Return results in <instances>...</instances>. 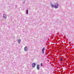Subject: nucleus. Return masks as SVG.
<instances>
[{"instance_id":"obj_7","label":"nucleus","mask_w":74,"mask_h":74,"mask_svg":"<svg viewBox=\"0 0 74 74\" xmlns=\"http://www.w3.org/2000/svg\"><path fill=\"white\" fill-rule=\"evenodd\" d=\"M50 5L51 8H54V5H53V4L51 3Z\"/></svg>"},{"instance_id":"obj_6","label":"nucleus","mask_w":74,"mask_h":74,"mask_svg":"<svg viewBox=\"0 0 74 74\" xmlns=\"http://www.w3.org/2000/svg\"><path fill=\"white\" fill-rule=\"evenodd\" d=\"M3 16L4 17V19H6V18H7V16L5 14H3Z\"/></svg>"},{"instance_id":"obj_4","label":"nucleus","mask_w":74,"mask_h":74,"mask_svg":"<svg viewBox=\"0 0 74 74\" xmlns=\"http://www.w3.org/2000/svg\"><path fill=\"white\" fill-rule=\"evenodd\" d=\"M45 47H43L42 49V53L43 54L44 53V50H45Z\"/></svg>"},{"instance_id":"obj_1","label":"nucleus","mask_w":74,"mask_h":74,"mask_svg":"<svg viewBox=\"0 0 74 74\" xmlns=\"http://www.w3.org/2000/svg\"><path fill=\"white\" fill-rule=\"evenodd\" d=\"M59 6V4L57 3H56L54 5V8H58V6Z\"/></svg>"},{"instance_id":"obj_9","label":"nucleus","mask_w":74,"mask_h":74,"mask_svg":"<svg viewBox=\"0 0 74 74\" xmlns=\"http://www.w3.org/2000/svg\"><path fill=\"white\" fill-rule=\"evenodd\" d=\"M26 14H28V9L27 10V11L26 12Z\"/></svg>"},{"instance_id":"obj_10","label":"nucleus","mask_w":74,"mask_h":74,"mask_svg":"<svg viewBox=\"0 0 74 74\" xmlns=\"http://www.w3.org/2000/svg\"><path fill=\"white\" fill-rule=\"evenodd\" d=\"M40 66H41L42 67V66H43V65H42V63H41L40 64Z\"/></svg>"},{"instance_id":"obj_2","label":"nucleus","mask_w":74,"mask_h":74,"mask_svg":"<svg viewBox=\"0 0 74 74\" xmlns=\"http://www.w3.org/2000/svg\"><path fill=\"white\" fill-rule=\"evenodd\" d=\"M27 47L25 46V47L24 48V50L25 52H27Z\"/></svg>"},{"instance_id":"obj_8","label":"nucleus","mask_w":74,"mask_h":74,"mask_svg":"<svg viewBox=\"0 0 74 74\" xmlns=\"http://www.w3.org/2000/svg\"><path fill=\"white\" fill-rule=\"evenodd\" d=\"M21 39H19L18 40V44H20V43H21Z\"/></svg>"},{"instance_id":"obj_3","label":"nucleus","mask_w":74,"mask_h":74,"mask_svg":"<svg viewBox=\"0 0 74 74\" xmlns=\"http://www.w3.org/2000/svg\"><path fill=\"white\" fill-rule=\"evenodd\" d=\"M37 69L38 70H40V65L38 64L37 65Z\"/></svg>"},{"instance_id":"obj_5","label":"nucleus","mask_w":74,"mask_h":74,"mask_svg":"<svg viewBox=\"0 0 74 74\" xmlns=\"http://www.w3.org/2000/svg\"><path fill=\"white\" fill-rule=\"evenodd\" d=\"M32 67L33 68H34L35 67V66H36V64L34 63H32Z\"/></svg>"},{"instance_id":"obj_11","label":"nucleus","mask_w":74,"mask_h":74,"mask_svg":"<svg viewBox=\"0 0 74 74\" xmlns=\"http://www.w3.org/2000/svg\"><path fill=\"white\" fill-rule=\"evenodd\" d=\"M60 60L61 61H63V59L62 58H61Z\"/></svg>"}]
</instances>
